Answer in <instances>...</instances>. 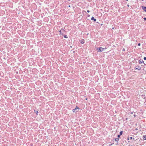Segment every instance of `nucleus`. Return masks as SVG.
Wrapping results in <instances>:
<instances>
[{"instance_id": "nucleus-24", "label": "nucleus", "mask_w": 146, "mask_h": 146, "mask_svg": "<svg viewBox=\"0 0 146 146\" xmlns=\"http://www.w3.org/2000/svg\"><path fill=\"white\" fill-rule=\"evenodd\" d=\"M87 98L86 99V100H87Z\"/></svg>"}, {"instance_id": "nucleus-7", "label": "nucleus", "mask_w": 146, "mask_h": 146, "mask_svg": "<svg viewBox=\"0 0 146 146\" xmlns=\"http://www.w3.org/2000/svg\"><path fill=\"white\" fill-rule=\"evenodd\" d=\"M144 61L143 60H142V61H141L140 60L139 61V64H141V63H143Z\"/></svg>"}, {"instance_id": "nucleus-19", "label": "nucleus", "mask_w": 146, "mask_h": 146, "mask_svg": "<svg viewBox=\"0 0 146 146\" xmlns=\"http://www.w3.org/2000/svg\"><path fill=\"white\" fill-rule=\"evenodd\" d=\"M87 11L88 13H89L90 12V11L88 10H87Z\"/></svg>"}, {"instance_id": "nucleus-22", "label": "nucleus", "mask_w": 146, "mask_h": 146, "mask_svg": "<svg viewBox=\"0 0 146 146\" xmlns=\"http://www.w3.org/2000/svg\"><path fill=\"white\" fill-rule=\"evenodd\" d=\"M128 139V140H129V138H128V139Z\"/></svg>"}, {"instance_id": "nucleus-16", "label": "nucleus", "mask_w": 146, "mask_h": 146, "mask_svg": "<svg viewBox=\"0 0 146 146\" xmlns=\"http://www.w3.org/2000/svg\"><path fill=\"white\" fill-rule=\"evenodd\" d=\"M144 60H146V57H144Z\"/></svg>"}, {"instance_id": "nucleus-5", "label": "nucleus", "mask_w": 146, "mask_h": 146, "mask_svg": "<svg viewBox=\"0 0 146 146\" xmlns=\"http://www.w3.org/2000/svg\"><path fill=\"white\" fill-rule=\"evenodd\" d=\"M91 20H94V21H96V19H94V17H92L91 18Z\"/></svg>"}, {"instance_id": "nucleus-15", "label": "nucleus", "mask_w": 146, "mask_h": 146, "mask_svg": "<svg viewBox=\"0 0 146 146\" xmlns=\"http://www.w3.org/2000/svg\"><path fill=\"white\" fill-rule=\"evenodd\" d=\"M64 37L65 38H68L67 36L66 35H64Z\"/></svg>"}, {"instance_id": "nucleus-25", "label": "nucleus", "mask_w": 146, "mask_h": 146, "mask_svg": "<svg viewBox=\"0 0 146 146\" xmlns=\"http://www.w3.org/2000/svg\"><path fill=\"white\" fill-rule=\"evenodd\" d=\"M126 0L127 1H128V0Z\"/></svg>"}, {"instance_id": "nucleus-11", "label": "nucleus", "mask_w": 146, "mask_h": 146, "mask_svg": "<svg viewBox=\"0 0 146 146\" xmlns=\"http://www.w3.org/2000/svg\"><path fill=\"white\" fill-rule=\"evenodd\" d=\"M119 139L118 138H116L115 139V141H119Z\"/></svg>"}, {"instance_id": "nucleus-6", "label": "nucleus", "mask_w": 146, "mask_h": 146, "mask_svg": "<svg viewBox=\"0 0 146 146\" xmlns=\"http://www.w3.org/2000/svg\"><path fill=\"white\" fill-rule=\"evenodd\" d=\"M130 138L131 139H133V140H135V141H136V140H137V139L136 138H133L132 137H130Z\"/></svg>"}, {"instance_id": "nucleus-12", "label": "nucleus", "mask_w": 146, "mask_h": 146, "mask_svg": "<svg viewBox=\"0 0 146 146\" xmlns=\"http://www.w3.org/2000/svg\"><path fill=\"white\" fill-rule=\"evenodd\" d=\"M34 111L35 112V113H36L37 114V113L38 112V111L35 110Z\"/></svg>"}, {"instance_id": "nucleus-10", "label": "nucleus", "mask_w": 146, "mask_h": 146, "mask_svg": "<svg viewBox=\"0 0 146 146\" xmlns=\"http://www.w3.org/2000/svg\"><path fill=\"white\" fill-rule=\"evenodd\" d=\"M81 43L82 44H83L84 43V40L82 39V40L81 41Z\"/></svg>"}, {"instance_id": "nucleus-21", "label": "nucleus", "mask_w": 146, "mask_h": 146, "mask_svg": "<svg viewBox=\"0 0 146 146\" xmlns=\"http://www.w3.org/2000/svg\"><path fill=\"white\" fill-rule=\"evenodd\" d=\"M62 32H63V33H64H64L65 32V31H62Z\"/></svg>"}, {"instance_id": "nucleus-8", "label": "nucleus", "mask_w": 146, "mask_h": 146, "mask_svg": "<svg viewBox=\"0 0 146 146\" xmlns=\"http://www.w3.org/2000/svg\"><path fill=\"white\" fill-rule=\"evenodd\" d=\"M74 112H76L77 111H76V110L74 109L72 110Z\"/></svg>"}, {"instance_id": "nucleus-1", "label": "nucleus", "mask_w": 146, "mask_h": 146, "mask_svg": "<svg viewBox=\"0 0 146 146\" xmlns=\"http://www.w3.org/2000/svg\"><path fill=\"white\" fill-rule=\"evenodd\" d=\"M104 50V48H102V47L97 48V50H98V52L102 51Z\"/></svg>"}, {"instance_id": "nucleus-17", "label": "nucleus", "mask_w": 146, "mask_h": 146, "mask_svg": "<svg viewBox=\"0 0 146 146\" xmlns=\"http://www.w3.org/2000/svg\"><path fill=\"white\" fill-rule=\"evenodd\" d=\"M140 45H141V44H140V43H138V45L139 46H140Z\"/></svg>"}, {"instance_id": "nucleus-20", "label": "nucleus", "mask_w": 146, "mask_h": 146, "mask_svg": "<svg viewBox=\"0 0 146 146\" xmlns=\"http://www.w3.org/2000/svg\"><path fill=\"white\" fill-rule=\"evenodd\" d=\"M144 19L145 21L146 20V18H144Z\"/></svg>"}, {"instance_id": "nucleus-2", "label": "nucleus", "mask_w": 146, "mask_h": 146, "mask_svg": "<svg viewBox=\"0 0 146 146\" xmlns=\"http://www.w3.org/2000/svg\"><path fill=\"white\" fill-rule=\"evenodd\" d=\"M62 31H64V29H61V30L59 31V32L60 33V35H64V33H63V32Z\"/></svg>"}, {"instance_id": "nucleus-3", "label": "nucleus", "mask_w": 146, "mask_h": 146, "mask_svg": "<svg viewBox=\"0 0 146 146\" xmlns=\"http://www.w3.org/2000/svg\"><path fill=\"white\" fill-rule=\"evenodd\" d=\"M135 69H137V70H139L141 69V68L139 66H137L135 67Z\"/></svg>"}, {"instance_id": "nucleus-23", "label": "nucleus", "mask_w": 146, "mask_h": 146, "mask_svg": "<svg viewBox=\"0 0 146 146\" xmlns=\"http://www.w3.org/2000/svg\"><path fill=\"white\" fill-rule=\"evenodd\" d=\"M127 6H128V7L129 6V5H127Z\"/></svg>"}, {"instance_id": "nucleus-9", "label": "nucleus", "mask_w": 146, "mask_h": 146, "mask_svg": "<svg viewBox=\"0 0 146 146\" xmlns=\"http://www.w3.org/2000/svg\"><path fill=\"white\" fill-rule=\"evenodd\" d=\"M143 139L144 140H146V135H144L143 136Z\"/></svg>"}, {"instance_id": "nucleus-14", "label": "nucleus", "mask_w": 146, "mask_h": 146, "mask_svg": "<svg viewBox=\"0 0 146 146\" xmlns=\"http://www.w3.org/2000/svg\"><path fill=\"white\" fill-rule=\"evenodd\" d=\"M122 133H123V132L122 131H121L120 132V135H122Z\"/></svg>"}, {"instance_id": "nucleus-18", "label": "nucleus", "mask_w": 146, "mask_h": 146, "mask_svg": "<svg viewBox=\"0 0 146 146\" xmlns=\"http://www.w3.org/2000/svg\"><path fill=\"white\" fill-rule=\"evenodd\" d=\"M120 137V135H118L117 136L118 137Z\"/></svg>"}, {"instance_id": "nucleus-13", "label": "nucleus", "mask_w": 146, "mask_h": 146, "mask_svg": "<svg viewBox=\"0 0 146 146\" xmlns=\"http://www.w3.org/2000/svg\"><path fill=\"white\" fill-rule=\"evenodd\" d=\"M79 108L77 106H76V107L75 108V109L77 110L79 109Z\"/></svg>"}, {"instance_id": "nucleus-4", "label": "nucleus", "mask_w": 146, "mask_h": 146, "mask_svg": "<svg viewBox=\"0 0 146 146\" xmlns=\"http://www.w3.org/2000/svg\"><path fill=\"white\" fill-rule=\"evenodd\" d=\"M142 9L143 10L145 11V12H146V7L142 6Z\"/></svg>"}]
</instances>
